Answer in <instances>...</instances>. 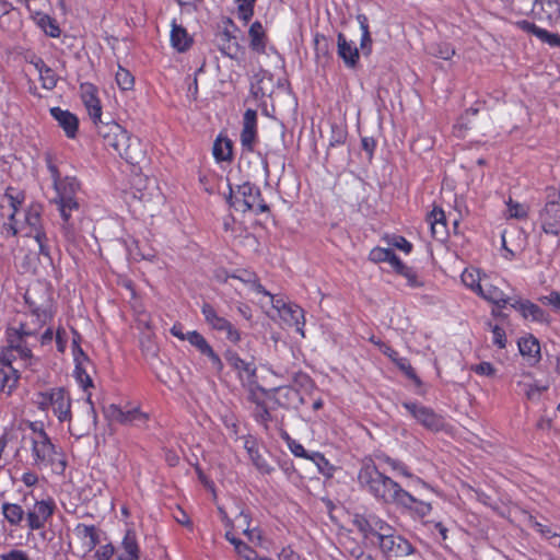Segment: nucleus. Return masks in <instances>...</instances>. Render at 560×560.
Returning <instances> with one entry per match:
<instances>
[{"label": "nucleus", "instance_id": "50", "mask_svg": "<svg viewBox=\"0 0 560 560\" xmlns=\"http://www.w3.org/2000/svg\"><path fill=\"white\" fill-rule=\"evenodd\" d=\"M220 512L222 514V520L224 522V525L226 527V530H225V538L226 540L234 546L235 548V551L241 555L243 552V548H244V544H243V540L237 537L235 535V533L233 532V525H232V521L226 517L225 513L220 509Z\"/></svg>", "mask_w": 560, "mask_h": 560}, {"label": "nucleus", "instance_id": "19", "mask_svg": "<svg viewBox=\"0 0 560 560\" xmlns=\"http://www.w3.org/2000/svg\"><path fill=\"white\" fill-rule=\"evenodd\" d=\"M25 201V195L22 190L8 187L4 194L0 197V210L1 214L7 218V220L14 219V215L19 214L20 207Z\"/></svg>", "mask_w": 560, "mask_h": 560}, {"label": "nucleus", "instance_id": "52", "mask_svg": "<svg viewBox=\"0 0 560 560\" xmlns=\"http://www.w3.org/2000/svg\"><path fill=\"white\" fill-rule=\"evenodd\" d=\"M253 401L256 404L255 409L253 410L254 419L262 424L266 429L268 428V422L271 420L270 412L264 400H258L256 398L255 393H253Z\"/></svg>", "mask_w": 560, "mask_h": 560}, {"label": "nucleus", "instance_id": "17", "mask_svg": "<svg viewBox=\"0 0 560 560\" xmlns=\"http://www.w3.org/2000/svg\"><path fill=\"white\" fill-rule=\"evenodd\" d=\"M517 348L528 366L534 368L541 361L540 341L533 334H525L520 337Z\"/></svg>", "mask_w": 560, "mask_h": 560}, {"label": "nucleus", "instance_id": "22", "mask_svg": "<svg viewBox=\"0 0 560 560\" xmlns=\"http://www.w3.org/2000/svg\"><path fill=\"white\" fill-rule=\"evenodd\" d=\"M427 222L430 225L431 236L436 241H444L448 235L445 212L440 207L433 209L427 215Z\"/></svg>", "mask_w": 560, "mask_h": 560}, {"label": "nucleus", "instance_id": "40", "mask_svg": "<svg viewBox=\"0 0 560 560\" xmlns=\"http://www.w3.org/2000/svg\"><path fill=\"white\" fill-rule=\"evenodd\" d=\"M394 271L404 277L407 280V285L412 289H419L424 285L417 271L412 267L407 266L402 260L399 261Z\"/></svg>", "mask_w": 560, "mask_h": 560}, {"label": "nucleus", "instance_id": "6", "mask_svg": "<svg viewBox=\"0 0 560 560\" xmlns=\"http://www.w3.org/2000/svg\"><path fill=\"white\" fill-rule=\"evenodd\" d=\"M547 201L539 210L538 222L547 235L560 234V191L555 187H547Z\"/></svg>", "mask_w": 560, "mask_h": 560}, {"label": "nucleus", "instance_id": "23", "mask_svg": "<svg viewBox=\"0 0 560 560\" xmlns=\"http://www.w3.org/2000/svg\"><path fill=\"white\" fill-rule=\"evenodd\" d=\"M103 128H106L107 131L100 130V133L103 135L106 145L112 147L118 153L127 143L130 135L115 122L107 124Z\"/></svg>", "mask_w": 560, "mask_h": 560}, {"label": "nucleus", "instance_id": "55", "mask_svg": "<svg viewBox=\"0 0 560 560\" xmlns=\"http://www.w3.org/2000/svg\"><path fill=\"white\" fill-rule=\"evenodd\" d=\"M456 54L454 46L450 43H438L430 48V55L443 60H451Z\"/></svg>", "mask_w": 560, "mask_h": 560}, {"label": "nucleus", "instance_id": "34", "mask_svg": "<svg viewBox=\"0 0 560 560\" xmlns=\"http://www.w3.org/2000/svg\"><path fill=\"white\" fill-rule=\"evenodd\" d=\"M122 551L118 560H139V547L133 530H127L121 542Z\"/></svg>", "mask_w": 560, "mask_h": 560}, {"label": "nucleus", "instance_id": "63", "mask_svg": "<svg viewBox=\"0 0 560 560\" xmlns=\"http://www.w3.org/2000/svg\"><path fill=\"white\" fill-rule=\"evenodd\" d=\"M19 357L14 351H12L8 346L0 348V369H10L12 366V362Z\"/></svg>", "mask_w": 560, "mask_h": 560}, {"label": "nucleus", "instance_id": "32", "mask_svg": "<svg viewBox=\"0 0 560 560\" xmlns=\"http://www.w3.org/2000/svg\"><path fill=\"white\" fill-rule=\"evenodd\" d=\"M368 259L373 264L388 262L393 270L401 260L393 249L381 246L373 247L369 252Z\"/></svg>", "mask_w": 560, "mask_h": 560}, {"label": "nucleus", "instance_id": "41", "mask_svg": "<svg viewBox=\"0 0 560 560\" xmlns=\"http://www.w3.org/2000/svg\"><path fill=\"white\" fill-rule=\"evenodd\" d=\"M357 21L361 30L360 47L364 55H370L372 51V37L370 33L369 19L365 14L360 13L357 15Z\"/></svg>", "mask_w": 560, "mask_h": 560}, {"label": "nucleus", "instance_id": "37", "mask_svg": "<svg viewBox=\"0 0 560 560\" xmlns=\"http://www.w3.org/2000/svg\"><path fill=\"white\" fill-rule=\"evenodd\" d=\"M75 535L81 539L85 551H91L98 542V536L94 526L79 524L75 527Z\"/></svg>", "mask_w": 560, "mask_h": 560}, {"label": "nucleus", "instance_id": "31", "mask_svg": "<svg viewBox=\"0 0 560 560\" xmlns=\"http://www.w3.org/2000/svg\"><path fill=\"white\" fill-rule=\"evenodd\" d=\"M170 40L172 47L179 52L187 50L192 44V38L187 33L186 28L175 21L171 24Z\"/></svg>", "mask_w": 560, "mask_h": 560}, {"label": "nucleus", "instance_id": "54", "mask_svg": "<svg viewBox=\"0 0 560 560\" xmlns=\"http://www.w3.org/2000/svg\"><path fill=\"white\" fill-rule=\"evenodd\" d=\"M407 378L412 381L415 385L420 386L422 384L420 377L417 375L415 369L410 364V361L407 358L398 355L396 361L393 362Z\"/></svg>", "mask_w": 560, "mask_h": 560}, {"label": "nucleus", "instance_id": "59", "mask_svg": "<svg viewBox=\"0 0 560 560\" xmlns=\"http://www.w3.org/2000/svg\"><path fill=\"white\" fill-rule=\"evenodd\" d=\"M346 140H347V130L343 127L334 124L331 126L330 136H329V142H328L329 147L335 148V147L342 145V144H345Z\"/></svg>", "mask_w": 560, "mask_h": 560}, {"label": "nucleus", "instance_id": "7", "mask_svg": "<svg viewBox=\"0 0 560 560\" xmlns=\"http://www.w3.org/2000/svg\"><path fill=\"white\" fill-rule=\"evenodd\" d=\"M32 335L33 331L23 324L19 328L11 327L7 330V346L16 353L23 368L30 370H34L37 363L26 342L27 337Z\"/></svg>", "mask_w": 560, "mask_h": 560}, {"label": "nucleus", "instance_id": "9", "mask_svg": "<svg viewBox=\"0 0 560 560\" xmlns=\"http://www.w3.org/2000/svg\"><path fill=\"white\" fill-rule=\"evenodd\" d=\"M352 524L366 540L376 539L378 541L382 534L389 530V524L374 513L354 514Z\"/></svg>", "mask_w": 560, "mask_h": 560}, {"label": "nucleus", "instance_id": "56", "mask_svg": "<svg viewBox=\"0 0 560 560\" xmlns=\"http://www.w3.org/2000/svg\"><path fill=\"white\" fill-rule=\"evenodd\" d=\"M509 218L512 219H526L529 212L528 206L521 203L518 201H514L512 198H509L506 201Z\"/></svg>", "mask_w": 560, "mask_h": 560}, {"label": "nucleus", "instance_id": "64", "mask_svg": "<svg viewBox=\"0 0 560 560\" xmlns=\"http://www.w3.org/2000/svg\"><path fill=\"white\" fill-rule=\"evenodd\" d=\"M529 524L536 532H538L547 539L556 538L559 536V534L553 533L549 526L541 524L534 516H529Z\"/></svg>", "mask_w": 560, "mask_h": 560}, {"label": "nucleus", "instance_id": "30", "mask_svg": "<svg viewBox=\"0 0 560 560\" xmlns=\"http://www.w3.org/2000/svg\"><path fill=\"white\" fill-rule=\"evenodd\" d=\"M107 417L119 423H132L136 421L143 422L147 417L144 413L140 412L138 409L124 411L116 405H110L106 409Z\"/></svg>", "mask_w": 560, "mask_h": 560}, {"label": "nucleus", "instance_id": "47", "mask_svg": "<svg viewBox=\"0 0 560 560\" xmlns=\"http://www.w3.org/2000/svg\"><path fill=\"white\" fill-rule=\"evenodd\" d=\"M247 455L250 457L254 466L261 475H269L273 471V467L270 465L268 458L257 450H254L252 446H247Z\"/></svg>", "mask_w": 560, "mask_h": 560}, {"label": "nucleus", "instance_id": "24", "mask_svg": "<svg viewBox=\"0 0 560 560\" xmlns=\"http://www.w3.org/2000/svg\"><path fill=\"white\" fill-rule=\"evenodd\" d=\"M337 47L338 56L343 60L345 65L348 68H354L360 59L357 46L349 42L342 33H339L337 36Z\"/></svg>", "mask_w": 560, "mask_h": 560}, {"label": "nucleus", "instance_id": "1", "mask_svg": "<svg viewBox=\"0 0 560 560\" xmlns=\"http://www.w3.org/2000/svg\"><path fill=\"white\" fill-rule=\"evenodd\" d=\"M359 488L382 504H390L418 517H424L432 505L413 497L397 481L381 472L371 458H365L357 476Z\"/></svg>", "mask_w": 560, "mask_h": 560}, {"label": "nucleus", "instance_id": "62", "mask_svg": "<svg viewBox=\"0 0 560 560\" xmlns=\"http://www.w3.org/2000/svg\"><path fill=\"white\" fill-rule=\"evenodd\" d=\"M38 25L51 37H58L60 34L59 27L48 15H40L38 19Z\"/></svg>", "mask_w": 560, "mask_h": 560}, {"label": "nucleus", "instance_id": "16", "mask_svg": "<svg viewBox=\"0 0 560 560\" xmlns=\"http://www.w3.org/2000/svg\"><path fill=\"white\" fill-rule=\"evenodd\" d=\"M202 314L208 325L215 330L225 332L228 340L233 343L241 341V334L233 328L232 324L228 319L219 316L211 305L205 304L202 306Z\"/></svg>", "mask_w": 560, "mask_h": 560}, {"label": "nucleus", "instance_id": "57", "mask_svg": "<svg viewBox=\"0 0 560 560\" xmlns=\"http://www.w3.org/2000/svg\"><path fill=\"white\" fill-rule=\"evenodd\" d=\"M246 372H247V385H249L250 387L256 386L261 392V395L264 397H266L270 389H267L265 387V384L260 383V380L264 378V375L258 374L259 370L257 368L250 369L249 363H247Z\"/></svg>", "mask_w": 560, "mask_h": 560}, {"label": "nucleus", "instance_id": "13", "mask_svg": "<svg viewBox=\"0 0 560 560\" xmlns=\"http://www.w3.org/2000/svg\"><path fill=\"white\" fill-rule=\"evenodd\" d=\"M516 387L523 393L526 400L538 402L545 392L549 389V383H541L535 380L530 371H522L516 375Z\"/></svg>", "mask_w": 560, "mask_h": 560}, {"label": "nucleus", "instance_id": "61", "mask_svg": "<svg viewBox=\"0 0 560 560\" xmlns=\"http://www.w3.org/2000/svg\"><path fill=\"white\" fill-rule=\"evenodd\" d=\"M470 371L479 376L493 377L497 373L495 366L488 361H482L470 366Z\"/></svg>", "mask_w": 560, "mask_h": 560}, {"label": "nucleus", "instance_id": "4", "mask_svg": "<svg viewBox=\"0 0 560 560\" xmlns=\"http://www.w3.org/2000/svg\"><path fill=\"white\" fill-rule=\"evenodd\" d=\"M32 435L30 436L33 465L42 468L51 465L58 459V453L47 433L37 425L31 423Z\"/></svg>", "mask_w": 560, "mask_h": 560}, {"label": "nucleus", "instance_id": "53", "mask_svg": "<svg viewBox=\"0 0 560 560\" xmlns=\"http://www.w3.org/2000/svg\"><path fill=\"white\" fill-rule=\"evenodd\" d=\"M407 378L412 381L415 385L420 386L422 384L420 377L417 375L415 369L410 364V361L407 358L398 355L396 361L393 362Z\"/></svg>", "mask_w": 560, "mask_h": 560}, {"label": "nucleus", "instance_id": "2", "mask_svg": "<svg viewBox=\"0 0 560 560\" xmlns=\"http://www.w3.org/2000/svg\"><path fill=\"white\" fill-rule=\"evenodd\" d=\"M42 212L43 207L39 203H31L23 212L14 215V219L8 220L3 228L11 236L33 237L38 244L39 253L48 256Z\"/></svg>", "mask_w": 560, "mask_h": 560}, {"label": "nucleus", "instance_id": "28", "mask_svg": "<svg viewBox=\"0 0 560 560\" xmlns=\"http://www.w3.org/2000/svg\"><path fill=\"white\" fill-rule=\"evenodd\" d=\"M50 114L58 121L59 126L65 130L69 138H73L75 136L79 120L74 114L59 107H52L50 109Z\"/></svg>", "mask_w": 560, "mask_h": 560}, {"label": "nucleus", "instance_id": "39", "mask_svg": "<svg viewBox=\"0 0 560 560\" xmlns=\"http://www.w3.org/2000/svg\"><path fill=\"white\" fill-rule=\"evenodd\" d=\"M0 377V390L9 396L18 385L20 378L18 370L14 368H10L9 370L1 368Z\"/></svg>", "mask_w": 560, "mask_h": 560}, {"label": "nucleus", "instance_id": "25", "mask_svg": "<svg viewBox=\"0 0 560 560\" xmlns=\"http://www.w3.org/2000/svg\"><path fill=\"white\" fill-rule=\"evenodd\" d=\"M477 294L499 308H504L509 302V298L503 290L490 283L487 278L483 280L481 290H479Z\"/></svg>", "mask_w": 560, "mask_h": 560}, {"label": "nucleus", "instance_id": "38", "mask_svg": "<svg viewBox=\"0 0 560 560\" xmlns=\"http://www.w3.org/2000/svg\"><path fill=\"white\" fill-rule=\"evenodd\" d=\"M462 282L468 289L477 294L479 290H481V284L486 279V276H481L479 269L476 268H465L460 275Z\"/></svg>", "mask_w": 560, "mask_h": 560}, {"label": "nucleus", "instance_id": "33", "mask_svg": "<svg viewBox=\"0 0 560 560\" xmlns=\"http://www.w3.org/2000/svg\"><path fill=\"white\" fill-rule=\"evenodd\" d=\"M247 211H253L256 214L270 212L268 205L261 198L259 188L250 186L249 183H247Z\"/></svg>", "mask_w": 560, "mask_h": 560}, {"label": "nucleus", "instance_id": "14", "mask_svg": "<svg viewBox=\"0 0 560 560\" xmlns=\"http://www.w3.org/2000/svg\"><path fill=\"white\" fill-rule=\"evenodd\" d=\"M55 510L56 504L51 499L35 501L33 506L25 513L27 527L31 530L44 528Z\"/></svg>", "mask_w": 560, "mask_h": 560}, {"label": "nucleus", "instance_id": "5", "mask_svg": "<svg viewBox=\"0 0 560 560\" xmlns=\"http://www.w3.org/2000/svg\"><path fill=\"white\" fill-rule=\"evenodd\" d=\"M35 404L43 411L51 409L59 421L71 418V399L63 388H51L36 394Z\"/></svg>", "mask_w": 560, "mask_h": 560}, {"label": "nucleus", "instance_id": "49", "mask_svg": "<svg viewBox=\"0 0 560 560\" xmlns=\"http://www.w3.org/2000/svg\"><path fill=\"white\" fill-rule=\"evenodd\" d=\"M280 436L295 457L304 458L307 460L310 459L311 452H307L304 446L299 441L291 438L287 431L282 430Z\"/></svg>", "mask_w": 560, "mask_h": 560}, {"label": "nucleus", "instance_id": "11", "mask_svg": "<svg viewBox=\"0 0 560 560\" xmlns=\"http://www.w3.org/2000/svg\"><path fill=\"white\" fill-rule=\"evenodd\" d=\"M402 407L425 429L441 431L445 421L443 416L436 413L432 408L413 401L402 402Z\"/></svg>", "mask_w": 560, "mask_h": 560}, {"label": "nucleus", "instance_id": "21", "mask_svg": "<svg viewBox=\"0 0 560 560\" xmlns=\"http://www.w3.org/2000/svg\"><path fill=\"white\" fill-rule=\"evenodd\" d=\"M247 36L249 39V48L255 54H267V47L270 40L266 27L259 21H255L254 23H252L247 31Z\"/></svg>", "mask_w": 560, "mask_h": 560}, {"label": "nucleus", "instance_id": "58", "mask_svg": "<svg viewBox=\"0 0 560 560\" xmlns=\"http://www.w3.org/2000/svg\"><path fill=\"white\" fill-rule=\"evenodd\" d=\"M116 82L122 91H130L135 85V79L132 74L127 69L121 67H119L116 72Z\"/></svg>", "mask_w": 560, "mask_h": 560}, {"label": "nucleus", "instance_id": "8", "mask_svg": "<svg viewBox=\"0 0 560 560\" xmlns=\"http://www.w3.org/2000/svg\"><path fill=\"white\" fill-rule=\"evenodd\" d=\"M378 548L386 558H404L417 552L416 547L389 524V530L378 538Z\"/></svg>", "mask_w": 560, "mask_h": 560}, {"label": "nucleus", "instance_id": "46", "mask_svg": "<svg viewBox=\"0 0 560 560\" xmlns=\"http://www.w3.org/2000/svg\"><path fill=\"white\" fill-rule=\"evenodd\" d=\"M382 241H384L387 245L402 252L406 255H409L413 250V245L409 242L405 236L399 234H385L382 236Z\"/></svg>", "mask_w": 560, "mask_h": 560}, {"label": "nucleus", "instance_id": "44", "mask_svg": "<svg viewBox=\"0 0 560 560\" xmlns=\"http://www.w3.org/2000/svg\"><path fill=\"white\" fill-rule=\"evenodd\" d=\"M54 187L57 191L55 199H62L63 196L74 198V194L80 189V184L74 177H66L56 183Z\"/></svg>", "mask_w": 560, "mask_h": 560}, {"label": "nucleus", "instance_id": "3", "mask_svg": "<svg viewBox=\"0 0 560 560\" xmlns=\"http://www.w3.org/2000/svg\"><path fill=\"white\" fill-rule=\"evenodd\" d=\"M247 290L257 296L262 308L270 305L285 323L295 326L296 331L304 337L305 315L300 305L271 294L257 281L247 280Z\"/></svg>", "mask_w": 560, "mask_h": 560}, {"label": "nucleus", "instance_id": "10", "mask_svg": "<svg viewBox=\"0 0 560 560\" xmlns=\"http://www.w3.org/2000/svg\"><path fill=\"white\" fill-rule=\"evenodd\" d=\"M72 353L74 360V376L80 386L86 390L93 387L90 372L94 370L92 362L80 348V336L74 331L72 339Z\"/></svg>", "mask_w": 560, "mask_h": 560}, {"label": "nucleus", "instance_id": "27", "mask_svg": "<svg viewBox=\"0 0 560 560\" xmlns=\"http://www.w3.org/2000/svg\"><path fill=\"white\" fill-rule=\"evenodd\" d=\"M126 142L127 143L122 145V149L118 152V154L130 164L140 163L145 155V151L141 144V141L136 137L129 136Z\"/></svg>", "mask_w": 560, "mask_h": 560}, {"label": "nucleus", "instance_id": "36", "mask_svg": "<svg viewBox=\"0 0 560 560\" xmlns=\"http://www.w3.org/2000/svg\"><path fill=\"white\" fill-rule=\"evenodd\" d=\"M232 141L222 133L217 137L212 147V154L217 162L232 159Z\"/></svg>", "mask_w": 560, "mask_h": 560}, {"label": "nucleus", "instance_id": "48", "mask_svg": "<svg viewBox=\"0 0 560 560\" xmlns=\"http://www.w3.org/2000/svg\"><path fill=\"white\" fill-rule=\"evenodd\" d=\"M35 67L39 73L42 85L46 90H52L57 84V77L55 72L48 68L42 60L35 62Z\"/></svg>", "mask_w": 560, "mask_h": 560}, {"label": "nucleus", "instance_id": "42", "mask_svg": "<svg viewBox=\"0 0 560 560\" xmlns=\"http://www.w3.org/2000/svg\"><path fill=\"white\" fill-rule=\"evenodd\" d=\"M1 510H2L3 517L12 526L20 525L25 516V512H24L23 508L16 503L4 502L1 505Z\"/></svg>", "mask_w": 560, "mask_h": 560}, {"label": "nucleus", "instance_id": "51", "mask_svg": "<svg viewBox=\"0 0 560 560\" xmlns=\"http://www.w3.org/2000/svg\"><path fill=\"white\" fill-rule=\"evenodd\" d=\"M486 325L492 334V345L499 350L505 349L508 346V337L504 328L491 322H488Z\"/></svg>", "mask_w": 560, "mask_h": 560}, {"label": "nucleus", "instance_id": "26", "mask_svg": "<svg viewBox=\"0 0 560 560\" xmlns=\"http://www.w3.org/2000/svg\"><path fill=\"white\" fill-rule=\"evenodd\" d=\"M247 522V551L252 548H258L262 552H268L272 541L259 526L250 527Z\"/></svg>", "mask_w": 560, "mask_h": 560}, {"label": "nucleus", "instance_id": "60", "mask_svg": "<svg viewBox=\"0 0 560 560\" xmlns=\"http://www.w3.org/2000/svg\"><path fill=\"white\" fill-rule=\"evenodd\" d=\"M382 460L388 465L394 471H397L399 475L410 478L412 474L410 472L409 467L402 463L401 460L392 458L390 456L384 455Z\"/></svg>", "mask_w": 560, "mask_h": 560}, {"label": "nucleus", "instance_id": "18", "mask_svg": "<svg viewBox=\"0 0 560 560\" xmlns=\"http://www.w3.org/2000/svg\"><path fill=\"white\" fill-rule=\"evenodd\" d=\"M81 100L92 121L97 125L102 117V105L97 95V89L91 83L80 85Z\"/></svg>", "mask_w": 560, "mask_h": 560}, {"label": "nucleus", "instance_id": "29", "mask_svg": "<svg viewBox=\"0 0 560 560\" xmlns=\"http://www.w3.org/2000/svg\"><path fill=\"white\" fill-rule=\"evenodd\" d=\"M512 307L521 313L525 319H532L533 322L544 323L547 320L546 312L537 304L529 300L516 301L512 304Z\"/></svg>", "mask_w": 560, "mask_h": 560}, {"label": "nucleus", "instance_id": "12", "mask_svg": "<svg viewBox=\"0 0 560 560\" xmlns=\"http://www.w3.org/2000/svg\"><path fill=\"white\" fill-rule=\"evenodd\" d=\"M171 332L173 336L180 340H187L201 354L208 357L218 369L221 368L220 358L214 353L212 347L208 343L205 337L200 335L198 331L192 330L188 331L187 334H184L180 325H174L171 328Z\"/></svg>", "mask_w": 560, "mask_h": 560}, {"label": "nucleus", "instance_id": "20", "mask_svg": "<svg viewBox=\"0 0 560 560\" xmlns=\"http://www.w3.org/2000/svg\"><path fill=\"white\" fill-rule=\"evenodd\" d=\"M514 25L516 28L536 36L541 43L547 44L553 48H560V34L551 33L527 20H518L514 22Z\"/></svg>", "mask_w": 560, "mask_h": 560}, {"label": "nucleus", "instance_id": "35", "mask_svg": "<svg viewBox=\"0 0 560 560\" xmlns=\"http://www.w3.org/2000/svg\"><path fill=\"white\" fill-rule=\"evenodd\" d=\"M222 40V49L226 55L236 59L243 57V47L240 45L237 36L229 27L224 30Z\"/></svg>", "mask_w": 560, "mask_h": 560}, {"label": "nucleus", "instance_id": "15", "mask_svg": "<svg viewBox=\"0 0 560 560\" xmlns=\"http://www.w3.org/2000/svg\"><path fill=\"white\" fill-rule=\"evenodd\" d=\"M533 19L548 25H553L560 19L559 0H535L532 7Z\"/></svg>", "mask_w": 560, "mask_h": 560}, {"label": "nucleus", "instance_id": "45", "mask_svg": "<svg viewBox=\"0 0 560 560\" xmlns=\"http://www.w3.org/2000/svg\"><path fill=\"white\" fill-rule=\"evenodd\" d=\"M54 202L58 206L60 215L65 222V229L68 230V223L71 218V212L78 210L79 203L74 198L63 196L62 199H54ZM69 231H67L68 233Z\"/></svg>", "mask_w": 560, "mask_h": 560}, {"label": "nucleus", "instance_id": "43", "mask_svg": "<svg viewBox=\"0 0 560 560\" xmlns=\"http://www.w3.org/2000/svg\"><path fill=\"white\" fill-rule=\"evenodd\" d=\"M317 467L319 474L326 478H332L336 472V467L326 458V456L318 452H311L310 459Z\"/></svg>", "mask_w": 560, "mask_h": 560}]
</instances>
